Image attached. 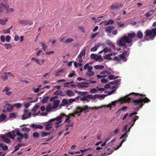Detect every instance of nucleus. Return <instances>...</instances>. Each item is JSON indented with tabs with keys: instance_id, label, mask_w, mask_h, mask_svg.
I'll return each mask as SVG.
<instances>
[{
	"instance_id": "1",
	"label": "nucleus",
	"mask_w": 156,
	"mask_h": 156,
	"mask_svg": "<svg viewBox=\"0 0 156 156\" xmlns=\"http://www.w3.org/2000/svg\"><path fill=\"white\" fill-rule=\"evenodd\" d=\"M64 115H62L61 116H57L55 118L51 119L47 122H44V123H43V125L46 127L50 126L52 124V122L56 121L57 122H56V124H55V127L56 128H58V127H59V125H58L62 122V120H61L62 116Z\"/></svg>"
},
{
	"instance_id": "2",
	"label": "nucleus",
	"mask_w": 156,
	"mask_h": 156,
	"mask_svg": "<svg viewBox=\"0 0 156 156\" xmlns=\"http://www.w3.org/2000/svg\"><path fill=\"white\" fill-rule=\"evenodd\" d=\"M150 102V100L147 97H145L144 98H140L138 99H135L132 101V103L133 105L136 106L139 105V107L137 109V111H138L140 108H142L143 104L147 103Z\"/></svg>"
},
{
	"instance_id": "3",
	"label": "nucleus",
	"mask_w": 156,
	"mask_h": 156,
	"mask_svg": "<svg viewBox=\"0 0 156 156\" xmlns=\"http://www.w3.org/2000/svg\"><path fill=\"white\" fill-rule=\"evenodd\" d=\"M156 36V27L151 30H147L144 32V39L147 41L153 40Z\"/></svg>"
},
{
	"instance_id": "4",
	"label": "nucleus",
	"mask_w": 156,
	"mask_h": 156,
	"mask_svg": "<svg viewBox=\"0 0 156 156\" xmlns=\"http://www.w3.org/2000/svg\"><path fill=\"white\" fill-rule=\"evenodd\" d=\"M132 39L129 38L126 36H124L120 39L118 40L116 43L119 46H123L126 48L127 46H126V43L129 44L131 43Z\"/></svg>"
},
{
	"instance_id": "5",
	"label": "nucleus",
	"mask_w": 156,
	"mask_h": 156,
	"mask_svg": "<svg viewBox=\"0 0 156 156\" xmlns=\"http://www.w3.org/2000/svg\"><path fill=\"white\" fill-rule=\"evenodd\" d=\"M16 134L18 136V137L16 138V141L18 143L22 142V140L23 138L25 139H29V135L27 133H25L23 134L20 132L18 130H16Z\"/></svg>"
},
{
	"instance_id": "6",
	"label": "nucleus",
	"mask_w": 156,
	"mask_h": 156,
	"mask_svg": "<svg viewBox=\"0 0 156 156\" xmlns=\"http://www.w3.org/2000/svg\"><path fill=\"white\" fill-rule=\"evenodd\" d=\"M5 9L7 13L12 12L14 11V9L12 8H9L8 5H5L2 3L0 4V12H2L3 10Z\"/></svg>"
},
{
	"instance_id": "7",
	"label": "nucleus",
	"mask_w": 156,
	"mask_h": 156,
	"mask_svg": "<svg viewBox=\"0 0 156 156\" xmlns=\"http://www.w3.org/2000/svg\"><path fill=\"white\" fill-rule=\"evenodd\" d=\"M15 132L16 131L12 130L11 132H9L8 133L5 134L4 136L7 137L8 138H10L12 139H13L15 138L16 136V134H15Z\"/></svg>"
},
{
	"instance_id": "8",
	"label": "nucleus",
	"mask_w": 156,
	"mask_h": 156,
	"mask_svg": "<svg viewBox=\"0 0 156 156\" xmlns=\"http://www.w3.org/2000/svg\"><path fill=\"white\" fill-rule=\"evenodd\" d=\"M88 109V106L87 105L84 106V108H81L80 107H77L76 108V111L75 112H78L80 113H81L82 112H88L89 110H87Z\"/></svg>"
},
{
	"instance_id": "9",
	"label": "nucleus",
	"mask_w": 156,
	"mask_h": 156,
	"mask_svg": "<svg viewBox=\"0 0 156 156\" xmlns=\"http://www.w3.org/2000/svg\"><path fill=\"white\" fill-rule=\"evenodd\" d=\"M24 114H25L22 115V119L23 120L28 119L31 116V113L30 112H28L27 110L24 109Z\"/></svg>"
},
{
	"instance_id": "10",
	"label": "nucleus",
	"mask_w": 156,
	"mask_h": 156,
	"mask_svg": "<svg viewBox=\"0 0 156 156\" xmlns=\"http://www.w3.org/2000/svg\"><path fill=\"white\" fill-rule=\"evenodd\" d=\"M77 87L79 88H86L88 87V85L89 84L88 82H81L77 83Z\"/></svg>"
},
{
	"instance_id": "11",
	"label": "nucleus",
	"mask_w": 156,
	"mask_h": 156,
	"mask_svg": "<svg viewBox=\"0 0 156 156\" xmlns=\"http://www.w3.org/2000/svg\"><path fill=\"white\" fill-rule=\"evenodd\" d=\"M4 76H0L1 79L4 81L7 80L8 79V77L10 75H11L12 77H14V76L11 75L9 72H4Z\"/></svg>"
},
{
	"instance_id": "12",
	"label": "nucleus",
	"mask_w": 156,
	"mask_h": 156,
	"mask_svg": "<svg viewBox=\"0 0 156 156\" xmlns=\"http://www.w3.org/2000/svg\"><path fill=\"white\" fill-rule=\"evenodd\" d=\"M20 23L22 25H31L33 24V22L28 20H21L20 21Z\"/></svg>"
},
{
	"instance_id": "13",
	"label": "nucleus",
	"mask_w": 156,
	"mask_h": 156,
	"mask_svg": "<svg viewBox=\"0 0 156 156\" xmlns=\"http://www.w3.org/2000/svg\"><path fill=\"white\" fill-rule=\"evenodd\" d=\"M76 114H77V115L80 116V112H79L77 111H75V112H74V113H71L69 114V115H66L63 113H62V114H60V116H61V115H64L62 116V117L65 116L66 117H70L71 116L74 117Z\"/></svg>"
},
{
	"instance_id": "14",
	"label": "nucleus",
	"mask_w": 156,
	"mask_h": 156,
	"mask_svg": "<svg viewBox=\"0 0 156 156\" xmlns=\"http://www.w3.org/2000/svg\"><path fill=\"white\" fill-rule=\"evenodd\" d=\"M114 28V26L108 27L105 29V31L108 33L109 34L112 32V30Z\"/></svg>"
},
{
	"instance_id": "15",
	"label": "nucleus",
	"mask_w": 156,
	"mask_h": 156,
	"mask_svg": "<svg viewBox=\"0 0 156 156\" xmlns=\"http://www.w3.org/2000/svg\"><path fill=\"white\" fill-rule=\"evenodd\" d=\"M30 127L32 128H35V129H42L43 128V126L41 125H36L34 124H33L30 125Z\"/></svg>"
},
{
	"instance_id": "16",
	"label": "nucleus",
	"mask_w": 156,
	"mask_h": 156,
	"mask_svg": "<svg viewBox=\"0 0 156 156\" xmlns=\"http://www.w3.org/2000/svg\"><path fill=\"white\" fill-rule=\"evenodd\" d=\"M0 137L2 138L4 142L8 144L10 143V140L8 138L5 137L3 135H1Z\"/></svg>"
},
{
	"instance_id": "17",
	"label": "nucleus",
	"mask_w": 156,
	"mask_h": 156,
	"mask_svg": "<svg viewBox=\"0 0 156 156\" xmlns=\"http://www.w3.org/2000/svg\"><path fill=\"white\" fill-rule=\"evenodd\" d=\"M122 7V5H118L116 4H114L113 5L111 6H110V8H109V9H110L112 10H115L117 9H118Z\"/></svg>"
},
{
	"instance_id": "18",
	"label": "nucleus",
	"mask_w": 156,
	"mask_h": 156,
	"mask_svg": "<svg viewBox=\"0 0 156 156\" xmlns=\"http://www.w3.org/2000/svg\"><path fill=\"white\" fill-rule=\"evenodd\" d=\"M136 114H137V113L136 112L130 113L129 114V115H128V113H126V114L124 115L123 117L122 118V119H123V120H125L126 118L128 116V115H129V117H131L134 115H136Z\"/></svg>"
},
{
	"instance_id": "19",
	"label": "nucleus",
	"mask_w": 156,
	"mask_h": 156,
	"mask_svg": "<svg viewBox=\"0 0 156 156\" xmlns=\"http://www.w3.org/2000/svg\"><path fill=\"white\" fill-rule=\"evenodd\" d=\"M66 94H67V96H69V97H72L74 96L75 95L73 92L70 90H66Z\"/></svg>"
},
{
	"instance_id": "20",
	"label": "nucleus",
	"mask_w": 156,
	"mask_h": 156,
	"mask_svg": "<svg viewBox=\"0 0 156 156\" xmlns=\"http://www.w3.org/2000/svg\"><path fill=\"white\" fill-rule=\"evenodd\" d=\"M59 103V100H55L53 102V109H55L57 108L58 106V105Z\"/></svg>"
},
{
	"instance_id": "21",
	"label": "nucleus",
	"mask_w": 156,
	"mask_h": 156,
	"mask_svg": "<svg viewBox=\"0 0 156 156\" xmlns=\"http://www.w3.org/2000/svg\"><path fill=\"white\" fill-rule=\"evenodd\" d=\"M113 151V150L110 148H108L107 149L105 150L104 154L105 155H108L112 153Z\"/></svg>"
},
{
	"instance_id": "22",
	"label": "nucleus",
	"mask_w": 156,
	"mask_h": 156,
	"mask_svg": "<svg viewBox=\"0 0 156 156\" xmlns=\"http://www.w3.org/2000/svg\"><path fill=\"white\" fill-rule=\"evenodd\" d=\"M130 100H131V98H129L127 97L123 98L121 99V101L122 103L128 102L130 101Z\"/></svg>"
},
{
	"instance_id": "23",
	"label": "nucleus",
	"mask_w": 156,
	"mask_h": 156,
	"mask_svg": "<svg viewBox=\"0 0 156 156\" xmlns=\"http://www.w3.org/2000/svg\"><path fill=\"white\" fill-rule=\"evenodd\" d=\"M138 119V116L135 115L132 117V125L130 126V127H132L134 125L135 122Z\"/></svg>"
},
{
	"instance_id": "24",
	"label": "nucleus",
	"mask_w": 156,
	"mask_h": 156,
	"mask_svg": "<svg viewBox=\"0 0 156 156\" xmlns=\"http://www.w3.org/2000/svg\"><path fill=\"white\" fill-rule=\"evenodd\" d=\"M114 23V21L112 20H110L108 21H105L104 25L107 26L108 25L112 24Z\"/></svg>"
},
{
	"instance_id": "25",
	"label": "nucleus",
	"mask_w": 156,
	"mask_h": 156,
	"mask_svg": "<svg viewBox=\"0 0 156 156\" xmlns=\"http://www.w3.org/2000/svg\"><path fill=\"white\" fill-rule=\"evenodd\" d=\"M8 20V18H6L4 19L0 20V24L1 25H4L6 24V22Z\"/></svg>"
},
{
	"instance_id": "26",
	"label": "nucleus",
	"mask_w": 156,
	"mask_h": 156,
	"mask_svg": "<svg viewBox=\"0 0 156 156\" xmlns=\"http://www.w3.org/2000/svg\"><path fill=\"white\" fill-rule=\"evenodd\" d=\"M68 103H69V102L68 101V99H64L62 101V105H61L64 106L65 105H68Z\"/></svg>"
},
{
	"instance_id": "27",
	"label": "nucleus",
	"mask_w": 156,
	"mask_h": 156,
	"mask_svg": "<svg viewBox=\"0 0 156 156\" xmlns=\"http://www.w3.org/2000/svg\"><path fill=\"white\" fill-rule=\"evenodd\" d=\"M128 37V38L130 39H132L134 38L136 36V34L134 32L130 34H128V36H126Z\"/></svg>"
},
{
	"instance_id": "28",
	"label": "nucleus",
	"mask_w": 156,
	"mask_h": 156,
	"mask_svg": "<svg viewBox=\"0 0 156 156\" xmlns=\"http://www.w3.org/2000/svg\"><path fill=\"white\" fill-rule=\"evenodd\" d=\"M95 60L96 61H98L100 62H101L103 61V58L101 56V55H99V56L95 58H92Z\"/></svg>"
},
{
	"instance_id": "29",
	"label": "nucleus",
	"mask_w": 156,
	"mask_h": 156,
	"mask_svg": "<svg viewBox=\"0 0 156 156\" xmlns=\"http://www.w3.org/2000/svg\"><path fill=\"white\" fill-rule=\"evenodd\" d=\"M85 55V49H83V51H81L79 55H78V58H82V56H84Z\"/></svg>"
},
{
	"instance_id": "30",
	"label": "nucleus",
	"mask_w": 156,
	"mask_h": 156,
	"mask_svg": "<svg viewBox=\"0 0 156 156\" xmlns=\"http://www.w3.org/2000/svg\"><path fill=\"white\" fill-rule=\"evenodd\" d=\"M94 68L96 69L101 70L104 69V66L101 65H97L94 66Z\"/></svg>"
},
{
	"instance_id": "31",
	"label": "nucleus",
	"mask_w": 156,
	"mask_h": 156,
	"mask_svg": "<svg viewBox=\"0 0 156 156\" xmlns=\"http://www.w3.org/2000/svg\"><path fill=\"white\" fill-rule=\"evenodd\" d=\"M112 55V54H110L107 55H105V56H104V58L106 60H112V58L110 56Z\"/></svg>"
},
{
	"instance_id": "32",
	"label": "nucleus",
	"mask_w": 156,
	"mask_h": 156,
	"mask_svg": "<svg viewBox=\"0 0 156 156\" xmlns=\"http://www.w3.org/2000/svg\"><path fill=\"white\" fill-rule=\"evenodd\" d=\"M74 92L76 93H78L80 95H84L87 94V91H83V92H81L80 91H78L76 90H74Z\"/></svg>"
},
{
	"instance_id": "33",
	"label": "nucleus",
	"mask_w": 156,
	"mask_h": 156,
	"mask_svg": "<svg viewBox=\"0 0 156 156\" xmlns=\"http://www.w3.org/2000/svg\"><path fill=\"white\" fill-rule=\"evenodd\" d=\"M136 36H137V37L139 39H141L142 38V32L141 31H137V34H136Z\"/></svg>"
},
{
	"instance_id": "34",
	"label": "nucleus",
	"mask_w": 156,
	"mask_h": 156,
	"mask_svg": "<svg viewBox=\"0 0 156 156\" xmlns=\"http://www.w3.org/2000/svg\"><path fill=\"white\" fill-rule=\"evenodd\" d=\"M8 105V106H9V108H7V112H11L12 109L13 108V106L12 105H10L9 104H5V106L6 105Z\"/></svg>"
},
{
	"instance_id": "35",
	"label": "nucleus",
	"mask_w": 156,
	"mask_h": 156,
	"mask_svg": "<svg viewBox=\"0 0 156 156\" xmlns=\"http://www.w3.org/2000/svg\"><path fill=\"white\" fill-rule=\"evenodd\" d=\"M6 118V115L4 114H1L0 115V122L3 121Z\"/></svg>"
},
{
	"instance_id": "36",
	"label": "nucleus",
	"mask_w": 156,
	"mask_h": 156,
	"mask_svg": "<svg viewBox=\"0 0 156 156\" xmlns=\"http://www.w3.org/2000/svg\"><path fill=\"white\" fill-rule=\"evenodd\" d=\"M45 109H46V112H50L51 110L52 109L51 104H49L47 105L46 108H45Z\"/></svg>"
},
{
	"instance_id": "37",
	"label": "nucleus",
	"mask_w": 156,
	"mask_h": 156,
	"mask_svg": "<svg viewBox=\"0 0 156 156\" xmlns=\"http://www.w3.org/2000/svg\"><path fill=\"white\" fill-rule=\"evenodd\" d=\"M73 41V39L72 38H69L66 39L65 41L66 44L70 43Z\"/></svg>"
},
{
	"instance_id": "38",
	"label": "nucleus",
	"mask_w": 156,
	"mask_h": 156,
	"mask_svg": "<svg viewBox=\"0 0 156 156\" xmlns=\"http://www.w3.org/2000/svg\"><path fill=\"white\" fill-rule=\"evenodd\" d=\"M48 99H49L48 96H46L43 98L42 100V103L43 104L46 103L48 100Z\"/></svg>"
},
{
	"instance_id": "39",
	"label": "nucleus",
	"mask_w": 156,
	"mask_h": 156,
	"mask_svg": "<svg viewBox=\"0 0 156 156\" xmlns=\"http://www.w3.org/2000/svg\"><path fill=\"white\" fill-rule=\"evenodd\" d=\"M0 147H1V148H2V150L4 151H6L8 149V147L7 146H3L1 143H0Z\"/></svg>"
},
{
	"instance_id": "40",
	"label": "nucleus",
	"mask_w": 156,
	"mask_h": 156,
	"mask_svg": "<svg viewBox=\"0 0 156 156\" xmlns=\"http://www.w3.org/2000/svg\"><path fill=\"white\" fill-rule=\"evenodd\" d=\"M87 75L89 76H92L94 75V72L92 71H88L86 73Z\"/></svg>"
},
{
	"instance_id": "41",
	"label": "nucleus",
	"mask_w": 156,
	"mask_h": 156,
	"mask_svg": "<svg viewBox=\"0 0 156 156\" xmlns=\"http://www.w3.org/2000/svg\"><path fill=\"white\" fill-rule=\"evenodd\" d=\"M50 133L49 132L46 133L45 132H42V134H41V137H43L44 136L50 135Z\"/></svg>"
},
{
	"instance_id": "42",
	"label": "nucleus",
	"mask_w": 156,
	"mask_h": 156,
	"mask_svg": "<svg viewBox=\"0 0 156 156\" xmlns=\"http://www.w3.org/2000/svg\"><path fill=\"white\" fill-rule=\"evenodd\" d=\"M21 130H22L23 132H25L27 133H28L30 130V129L29 128L24 127L22 128Z\"/></svg>"
},
{
	"instance_id": "43",
	"label": "nucleus",
	"mask_w": 156,
	"mask_h": 156,
	"mask_svg": "<svg viewBox=\"0 0 156 156\" xmlns=\"http://www.w3.org/2000/svg\"><path fill=\"white\" fill-rule=\"evenodd\" d=\"M154 11L153 10H150V12H146V14H145V16H146V17H147V18H148V17H150V16H151L150 12H154Z\"/></svg>"
},
{
	"instance_id": "44",
	"label": "nucleus",
	"mask_w": 156,
	"mask_h": 156,
	"mask_svg": "<svg viewBox=\"0 0 156 156\" xmlns=\"http://www.w3.org/2000/svg\"><path fill=\"white\" fill-rule=\"evenodd\" d=\"M117 78V76H115L113 75H110L108 76V78L109 79V80H112L115 79Z\"/></svg>"
},
{
	"instance_id": "45",
	"label": "nucleus",
	"mask_w": 156,
	"mask_h": 156,
	"mask_svg": "<svg viewBox=\"0 0 156 156\" xmlns=\"http://www.w3.org/2000/svg\"><path fill=\"white\" fill-rule=\"evenodd\" d=\"M127 125H126L124 126V127H123V132L125 133H128V132H129V130H130V129L131 128L130 127L129 128V129H128V130H127Z\"/></svg>"
},
{
	"instance_id": "46",
	"label": "nucleus",
	"mask_w": 156,
	"mask_h": 156,
	"mask_svg": "<svg viewBox=\"0 0 156 156\" xmlns=\"http://www.w3.org/2000/svg\"><path fill=\"white\" fill-rule=\"evenodd\" d=\"M100 75H102V74H107V75H109L110 74V73L108 71V70H104L102 72H100Z\"/></svg>"
},
{
	"instance_id": "47",
	"label": "nucleus",
	"mask_w": 156,
	"mask_h": 156,
	"mask_svg": "<svg viewBox=\"0 0 156 156\" xmlns=\"http://www.w3.org/2000/svg\"><path fill=\"white\" fill-rule=\"evenodd\" d=\"M3 46H5L7 49H8L9 48L11 49L12 48V45L10 44H3Z\"/></svg>"
},
{
	"instance_id": "48",
	"label": "nucleus",
	"mask_w": 156,
	"mask_h": 156,
	"mask_svg": "<svg viewBox=\"0 0 156 156\" xmlns=\"http://www.w3.org/2000/svg\"><path fill=\"white\" fill-rule=\"evenodd\" d=\"M89 98H87L86 97H83L82 98H80V100L81 101H86L87 102L89 101V100L88 99Z\"/></svg>"
},
{
	"instance_id": "49",
	"label": "nucleus",
	"mask_w": 156,
	"mask_h": 156,
	"mask_svg": "<svg viewBox=\"0 0 156 156\" xmlns=\"http://www.w3.org/2000/svg\"><path fill=\"white\" fill-rule=\"evenodd\" d=\"M131 94H134V95H135V96H137L138 95H139V96H140L141 97H145V94H140L139 93H132L130 94V95Z\"/></svg>"
},
{
	"instance_id": "50",
	"label": "nucleus",
	"mask_w": 156,
	"mask_h": 156,
	"mask_svg": "<svg viewBox=\"0 0 156 156\" xmlns=\"http://www.w3.org/2000/svg\"><path fill=\"white\" fill-rule=\"evenodd\" d=\"M116 23H117V25H118V26L119 27H122L125 26V23H121L120 22H117Z\"/></svg>"
},
{
	"instance_id": "51",
	"label": "nucleus",
	"mask_w": 156,
	"mask_h": 156,
	"mask_svg": "<svg viewBox=\"0 0 156 156\" xmlns=\"http://www.w3.org/2000/svg\"><path fill=\"white\" fill-rule=\"evenodd\" d=\"M75 75H76V74L75 73V71H72L71 73H70V74L68 75V77L69 78H72Z\"/></svg>"
},
{
	"instance_id": "52",
	"label": "nucleus",
	"mask_w": 156,
	"mask_h": 156,
	"mask_svg": "<svg viewBox=\"0 0 156 156\" xmlns=\"http://www.w3.org/2000/svg\"><path fill=\"white\" fill-rule=\"evenodd\" d=\"M62 94V90H57L54 93V95H57Z\"/></svg>"
},
{
	"instance_id": "53",
	"label": "nucleus",
	"mask_w": 156,
	"mask_h": 156,
	"mask_svg": "<svg viewBox=\"0 0 156 156\" xmlns=\"http://www.w3.org/2000/svg\"><path fill=\"white\" fill-rule=\"evenodd\" d=\"M33 137L34 138H38L39 137V134L37 132H34V133H33Z\"/></svg>"
},
{
	"instance_id": "54",
	"label": "nucleus",
	"mask_w": 156,
	"mask_h": 156,
	"mask_svg": "<svg viewBox=\"0 0 156 156\" xmlns=\"http://www.w3.org/2000/svg\"><path fill=\"white\" fill-rule=\"evenodd\" d=\"M21 105H22L20 103H17L14 105H12V106H13V107H15V108H18L20 107Z\"/></svg>"
},
{
	"instance_id": "55",
	"label": "nucleus",
	"mask_w": 156,
	"mask_h": 156,
	"mask_svg": "<svg viewBox=\"0 0 156 156\" xmlns=\"http://www.w3.org/2000/svg\"><path fill=\"white\" fill-rule=\"evenodd\" d=\"M41 44L42 45V48H43V50L45 51V49H46L47 46V45H46L44 42L41 43Z\"/></svg>"
},
{
	"instance_id": "56",
	"label": "nucleus",
	"mask_w": 156,
	"mask_h": 156,
	"mask_svg": "<svg viewBox=\"0 0 156 156\" xmlns=\"http://www.w3.org/2000/svg\"><path fill=\"white\" fill-rule=\"evenodd\" d=\"M38 106L37 105H35L33 108H32V112H36L37 111V110L38 109Z\"/></svg>"
},
{
	"instance_id": "57",
	"label": "nucleus",
	"mask_w": 156,
	"mask_h": 156,
	"mask_svg": "<svg viewBox=\"0 0 156 156\" xmlns=\"http://www.w3.org/2000/svg\"><path fill=\"white\" fill-rule=\"evenodd\" d=\"M96 98H99L98 94H95L94 95L93 97H91L89 98L92 99L93 100H95Z\"/></svg>"
},
{
	"instance_id": "58",
	"label": "nucleus",
	"mask_w": 156,
	"mask_h": 156,
	"mask_svg": "<svg viewBox=\"0 0 156 156\" xmlns=\"http://www.w3.org/2000/svg\"><path fill=\"white\" fill-rule=\"evenodd\" d=\"M90 93L91 94L96 93H97V90L95 88H93L90 90Z\"/></svg>"
},
{
	"instance_id": "59",
	"label": "nucleus",
	"mask_w": 156,
	"mask_h": 156,
	"mask_svg": "<svg viewBox=\"0 0 156 156\" xmlns=\"http://www.w3.org/2000/svg\"><path fill=\"white\" fill-rule=\"evenodd\" d=\"M115 91V89H113L112 91H111L110 92H108V91H105V93H108V95H110L113 94L114 92Z\"/></svg>"
},
{
	"instance_id": "60",
	"label": "nucleus",
	"mask_w": 156,
	"mask_h": 156,
	"mask_svg": "<svg viewBox=\"0 0 156 156\" xmlns=\"http://www.w3.org/2000/svg\"><path fill=\"white\" fill-rule=\"evenodd\" d=\"M127 108V106L123 107L122 108H119V109L118 110V112H120L122 111H124L125 110H126Z\"/></svg>"
},
{
	"instance_id": "61",
	"label": "nucleus",
	"mask_w": 156,
	"mask_h": 156,
	"mask_svg": "<svg viewBox=\"0 0 156 156\" xmlns=\"http://www.w3.org/2000/svg\"><path fill=\"white\" fill-rule=\"evenodd\" d=\"M99 55H96L95 54H91V55H90V57H91V58L92 59H95V58H97V57H98Z\"/></svg>"
},
{
	"instance_id": "62",
	"label": "nucleus",
	"mask_w": 156,
	"mask_h": 156,
	"mask_svg": "<svg viewBox=\"0 0 156 156\" xmlns=\"http://www.w3.org/2000/svg\"><path fill=\"white\" fill-rule=\"evenodd\" d=\"M16 113H10V114H9V118H14L15 117V115H16Z\"/></svg>"
},
{
	"instance_id": "63",
	"label": "nucleus",
	"mask_w": 156,
	"mask_h": 156,
	"mask_svg": "<svg viewBox=\"0 0 156 156\" xmlns=\"http://www.w3.org/2000/svg\"><path fill=\"white\" fill-rule=\"evenodd\" d=\"M73 83V81H71V82H67L65 83V84H64V87H69V85H68L72 83Z\"/></svg>"
},
{
	"instance_id": "64",
	"label": "nucleus",
	"mask_w": 156,
	"mask_h": 156,
	"mask_svg": "<svg viewBox=\"0 0 156 156\" xmlns=\"http://www.w3.org/2000/svg\"><path fill=\"white\" fill-rule=\"evenodd\" d=\"M5 39L6 41L9 42L10 39V37L9 35H7L6 36V37L5 38Z\"/></svg>"
}]
</instances>
